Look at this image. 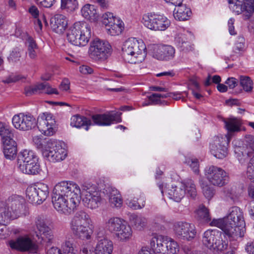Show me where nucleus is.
I'll return each mask as SVG.
<instances>
[{
    "instance_id": "nucleus-1",
    "label": "nucleus",
    "mask_w": 254,
    "mask_h": 254,
    "mask_svg": "<svg viewBox=\"0 0 254 254\" xmlns=\"http://www.w3.org/2000/svg\"><path fill=\"white\" fill-rule=\"evenodd\" d=\"M69 226L73 234L82 240L91 239L94 226L89 215L84 211L77 212L71 218Z\"/></svg>"
},
{
    "instance_id": "nucleus-2",
    "label": "nucleus",
    "mask_w": 254,
    "mask_h": 254,
    "mask_svg": "<svg viewBox=\"0 0 254 254\" xmlns=\"http://www.w3.org/2000/svg\"><path fill=\"white\" fill-rule=\"evenodd\" d=\"M146 46L142 41L135 38L127 40L122 48L123 56L126 62L132 64L141 63L145 59Z\"/></svg>"
},
{
    "instance_id": "nucleus-3",
    "label": "nucleus",
    "mask_w": 254,
    "mask_h": 254,
    "mask_svg": "<svg viewBox=\"0 0 254 254\" xmlns=\"http://www.w3.org/2000/svg\"><path fill=\"white\" fill-rule=\"evenodd\" d=\"M228 225L232 226L233 240L237 241L244 237L246 229L243 212L237 206L230 208L225 217Z\"/></svg>"
},
{
    "instance_id": "nucleus-4",
    "label": "nucleus",
    "mask_w": 254,
    "mask_h": 254,
    "mask_svg": "<svg viewBox=\"0 0 254 254\" xmlns=\"http://www.w3.org/2000/svg\"><path fill=\"white\" fill-rule=\"evenodd\" d=\"M17 164L19 170L25 174L35 175L40 171L37 156L32 150L21 151L18 155Z\"/></svg>"
},
{
    "instance_id": "nucleus-5",
    "label": "nucleus",
    "mask_w": 254,
    "mask_h": 254,
    "mask_svg": "<svg viewBox=\"0 0 254 254\" xmlns=\"http://www.w3.org/2000/svg\"><path fill=\"white\" fill-rule=\"evenodd\" d=\"M91 37V29L87 25L75 23L67 31V38L69 42L76 46L87 45Z\"/></svg>"
},
{
    "instance_id": "nucleus-6",
    "label": "nucleus",
    "mask_w": 254,
    "mask_h": 254,
    "mask_svg": "<svg viewBox=\"0 0 254 254\" xmlns=\"http://www.w3.org/2000/svg\"><path fill=\"white\" fill-rule=\"evenodd\" d=\"M167 193L170 199L179 202L186 193L194 198L196 195V190L193 181L191 179H187L177 186H172L171 189L167 190Z\"/></svg>"
},
{
    "instance_id": "nucleus-7",
    "label": "nucleus",
    "mask_w": 254,
    "mask_h": 254,
    "mask_svg": "<svg viewBox=\"0 0 254 254\" xmlns=\"http://www.w3.org/2000/svg\"><path fill=\"white\" fill-rule=\"evenodd\" d=\"M202 243L208 249L214 253H219L227 250L228 242L220 238V234L217 230L208 229L202 235Z\"/></svg>"
},
{
    "instance_id": "nucleus-8",
    "label": "nucleus",
    "mask_w": 254,
    "mask_h": 254,
    "mask_svg": "<svg viewBox=\"0 0 254 254\" xmlns=\"http://www.w3.org/2000/svg\"><path fill=\"white\" fill-rule=\"evenodd\" d=\"M80 194L85 206L94 209L98 208L102 203V199L100 192L95 185L84 184L81 189Z\"/></svg>"
},
{
    "instance_id": "nucleus-9",
    "label": "nucleus",
    "mask_w": 254,
    "mask_h": 254,
    "mask_svg": "<svg viewBox=\"0 0 254 254\" xmlns=\"http://www.w3.org/2000/svg\"><path fill=\"white\" fill-rule=\"evenodd\" d=\"M60 184L62 189L65 188L64 189L66 192L64 197L71 214L80 203L81 189L77 184L71 181H62Z\"/></svg>"
},
{
    "instance_id": "nucleus-10",
    "label": "nucleus",
    "mask_w": 254,
    "mask_h": 254,
    "mask_svg": "<svg viewBox=\"0 0 254 254\" xmlns=\"http://www.w3.org/2000/svg\"><path fill=\"white\" fill-rule=\"evenodd\" d=\"M236 157L241 164H244L254 156V136L246 135L243 142H237L234 147Z\"/></svg>"
},
{
    "instance_id": "nucleus-11",
    "label": "nucleus",
    "mask_w": 254,
    "mask_h": 254,
    "mask_svg": "<svg viewBox=\"0 0 254 254\" xmlns=\"http://www.w3.org/2000/svg\"><path fill=\"white\" fill-rule=\"evenodd\" d=\"M112 47L109 42L94 39L90 43L89 54L90 57L96 61H105L111 55Z\"/></svg>"
},
{
    "instance_id": "nucleus-12",
    "label": "nucleus",
    "mask_w": 254,
    "mask_h": 254,
    "mask_svg": "<svg viewBox=\"0 0 254 254\" xmlns=\"http://www.w3.org/2000/svg\"><path fill=\"white\" fill-rule=\"evenodd\" d=\"M49 193L48 186L43 183L29 186L26 190L27 200L34 204H41L47 199Z\"/></svg>"
},
{
    "instance_id": "nucleus-13",
    "label": "nucleus",
    "mask_w": 254,
    "mask_h": 254,
    "mask_svg": "<svg viewBox=\"0 0 254 254\" xmlns=\"http://www.w3.org/2000/svg\"><path fill=\"white\" fill-rule=\"evenodd\" d=\"M204 176L210 185L222 187L227 183V173L221 168L211 165L204 169Z\"/></svg>"
},
{
    "instance_id": "nucleus-14",
    "label": "nucleus",
    "mask_w": 254,
    "mask_h": 254,
    "mask_svg": "<svg viewBox=\"0 0 254 254\" xmlns=\"http://www.w3.org/2000/svg\"><path fill=\"white\" fill-rule=\"evenodd\" d=\"M142 22L145 26L154 30L163 31L170 25V21L166 17L151 13L144 15Z\"/></svg>"
},
{
    "instance_id": "nucleus-15",
    "label": "nucleus",
    "mask_w": 254,
    "mask_h": 254,
    "mask_svg": "<svg viewBox=\"0 0 254 254\" xmlns=\"http://www.w3.org/2000/svg\"><path fill=\"white\" fill-rule=\"evenodd\" d=\"M60 185V183L56 184L53 190L52 199L54 207L60 213L65 215L70 214V209L68 208L64 197L66 192L64 189L65 188L62 189Z\"/></svg>"
},
{
    "instance_id": "nucleus-16",
    "label": "nucleus",
    "mask_w": 254,
    "mask_h": 254,
    "mask_svg": "<svg viewBox=\"0 0 254 254\" xmlns=\"http://www.w3.org/2000/svg\"><path fill=\"white\" fill-rule=\"evenodd\" d=\"M45 147L48 149L46 156L50 161L60 162L67 156V151L63 147L62 143L54 139H49Z\"/></svg>"
},
{
    "instance_id": "nucleus-17",
    "label": "nucleus",
    "mask_w": 254,
    "mask_h": 254,
    "mask_svg": "<svg viewBox=\"0 0 254 254\" xmlns=\"http://www.w3.org/2000/svg\"><path fill=\"white\" fill-rule=\"evenodd\" d=\"M36 125L39 131L45 135H53L57 130L55 119L50 113L40 114L37 118Z\"/></svg>"
},
{
    "instance_id": "nucleus-18",
    "label": "nucleus",
    "mask_w": 254,
    "mask_h": 254,
    "mask_svg": "<svg viewBox=\"0 0 254 254\" xmlns=\"http://www.w3.org/2000/svg\"><path fill=\"white\" fill-rule=\"evenodd\" d=\"M174 232L179 239L187 241L192 240L196 235L195 226L183 221L176 222L173 225Z\"/></svg>"
},
{
    "instance_id": "nucleus-19",
    "label": "nucleus",
    "mask_w": 254,
    "mask_h": 254,
    "mask_svg": "<svg viewBox=\"0 0 254 254\" xmlns=\"http://www.w3.org/2000/svg\"><path fill=\"white\" fill-rule=\"evenodd\" d=\"M12 123L15 128L22 131L31 130L36 125V120L33 116L23 113L15 115L12 119Z\"/></svg>"
},
{
    "instance_id": "nucleus-20",
    "label": "nucleus",
    "mask_w": 254,
    "mask_h": 254,
    "mask_svg": "<svg viewBox=\"0 0 254 254\" xmlns=\"http://www.w3.org/2000/svg\"><path fill=\"white\" fill-rule=\"evenodd\" d=\"M230 140L228 137L214 136L210 144L211 153L217 158H225L227 155V145Z\"/></svg>"
},
{
    "instance_id": "nucleus-21",
    "label": "nucleus",
    "mask_w": 254,
    "mask_h": 254,
    "mask_svg": "<svg viewBox=\"0 0 254 254\" xmlns=\"http://www.w3.org/2000/svg\"><path fill=\"white\" fill-rule=\"evenodd\" d=\"M3 202L16 219L25 214V200L21 196L12 195Z\"/></svg>"
},
{
    "instance_id": "nucleus-22",
    "label": "nucleus",
    "mask_w": 254,
    "mask_h": 254,
    "mask_svg": "<svg viewBox=\"0 0 254 254\" xmlns=\"http://www.w3.org/2000/svg\"><path fill=\"white\" fill-rule=\"evenodd\" d=\"M150 52L154 59L160 61H167L174 57L175 49L170 45H153L150 47Z\"/></svg>"
},
{
    "instance_id": "nucleus-23",
    "label": "nucleus",
    "mask_w": 254,
    "mask_h": 254,
    "mask_svg": "<svg viewBox=\"0 0 254 254\" xmlns=\"http://www.w3.org/2000/svg\"><path fill=\"white\" fill-rule=\"evenodd\" d=\"M121 113H114V112H108L105 114H95L92 116L93 125L100 126H108L114 123H120L122 122Z\"/></svg>"
},
{
    "instance_id": "nucleus-24",
    "label": "nucleus",
    "mask_w": 254,
    "mask_h": 254,
    "mask_svg": "<svg viewBox=\"0 0 254 254\" xmlns=\"http://www.w3.org/2000/svg\"><path fill=\"white\" fill-rule=\"evenodd\" d=\"M35 225L37 229V236L41 239L43 243L51 245L54 239L53 232L49 227L45 223L43 219L37 217L35 221Z\"/></svg>"
},
{
    "instance_id": "nucleus-25",
    "label": "nucleus",
    "mask_w": 254,
    "mask_h": 254,
    "mask_svg": "<svg viewBox=\"0 0 254 254\" xmlns=\"http://www.w3.org/2000/svg\"><path fill=\"white\" fill-rule=\"evenodd\" d=\"M8 244L11 249L21 252L32 250L35 247L34 243L27 236L20 237L16 240H11L9 241Z\"/></svg>"
},
{
    "instance_id": "nucleus-26",
    "label": "nucleus",
    "mask_w": 254,
    "mask_h": 254,
    "mask_svg": "<svg viewBox=\"0 0 254 254\" xmlns=\"http://www.w3.org/2000/svg\"><path fill=\"white\" fill-rule=\"evenodd\" d=\"M192 37L190 32L180 33L175 37V42L181 51L184 52L192 51L194 49L193 45L190 42Z\"/></svg>"
},
{
    "instance_id": "nucleus-27",
    "label": "nucleus",
    "mask_w": 254,
    "mask_h": 254,
    "mask_svg": "<svg viewBox=\"0 0 254 254\" xmlns=\"http://www.w3.org/2000/svg\"><path fill=\"white\" fill-rule=\"evenodd\" d=\"M229 8L237 14L245 12L246 15L249 17L254 12V0H245L243 3L229 4Z\"/></svg>"
},
{
    "instance_id": "nucleus-28",
    "label": "nucleus",
    "mask_w": 254,
    "mask_h": 254,
    "mask_svg": "<svg viewBox=\"0 0 254 254\" xmlns=\"http://www.w3.org/2000/svg\"><path fill=\"white\" fill-rule=\"evenodd\" d=\"M104 193L108 197L109 202L113 207L120 208L123 199L120 192L115 188L108 187L104 189Z\"/></svg>"
},
{
    "instance_id": "nucleus-29",
    "label": "nucleus",
    "mask_w": 254,
    "mask_h": 254,
    "mask_svg": "<svg viewBox=\"0 0 254 254\" xmlns=\"http://www.w3.org/2000/svg\"><path fill=\"white\" fill-rule=\"evenodd\" d=\"M113 250V242L106 237H98L94 249L95 254H112Z\"/></svg>"
},
{
    "instance_id": "nucleus-30",
    "label": "nucleus",
    "mask_w": 254,
    "mask_h": 254,
    "mask_svg": "<svg viewBox=\"0 0 254 254\" xmlns=\"http://www.w3.org/2000/svg\"><path fill=\"white\" fill-rule=\"evenodd\" d=\"M67 26V19L62 14H56L51 19V26L53 30L58 34H62Z\"/></svg>"
},
{
    "instance_id": "nucleus-31",
    "label": "nucleus",
    "mask_w": 254,
    "mask_h": 254,
    "mask_svg": "<svg viewBox=\"0 0 254 254\" xmlns=\"http://www.w3.org/2000/svg\"><path fill=\"white\" fill-rule=\"evenodd\" d=\"M47 254H76V251L73 248V244L70 241H65L64 243L61 248L52 247L47 252Z\"/></svg>"
},
{
    "instance_id": "nucleus-32",
    "label": "nucleus",
    "mask_w": 254,
    "mask_h": 254,
    "mask_svg": "<svg viewBox=\"0 0 254 254\" xmlns=\"http://www.w3.org/2000/svg\"><path fill=\"white\" fill-rule=\"evenodd\" d=\"M166 236L155 235L151 238L150 245L151 249L156 254L164 253V244Z\"/></svg>"
},
{
    "instance_id": "nucleus-33",
    "label": "nucleus",
    "mask_w": 254,
    "mask_h": 254,
    "mask_svg": "<svg viewBox=\"0 0 254 254\" xmlns=\"http://www.w3.org/2000/svg\"><path fill=\"white\" fill-rule=\"evenodd\" d=\"M132 234L131 227L125 221L118 231L116 232L115 235L119 241L127 242L131 238Z\"/></svg>"
},
{
    "instance_id": "nucleus-34",
    "label": "nucleus",
    "mask_w": 254,
    "mask_h": 254,
    "mask_svg": "<svg viewBox=\"0 0 254 254\" xmlns=\"http://www.w3.org/2000/svg\"><path fill=\"white\" fill-rule=\"evenodd\" d=\"M212 226H215L221 229L229 239L230 241L233 240V232L231 231L232 226L228 225L225 218L223 219H213L210 223Z\"/></svg>"
},
{
    "instance_id": "nucleus-35",
    "label": "nucleus",
    "mask_w": 254,
    "mask_h": 254,
    "mask_svg": "<svg viewBox=\"0 0 254 254\" xmlns=\"http://www.w3.org/2000/svg\"><path fill=\"white\" fill-rule=\"evenodd\" d=\"M3 152L5 157L9 160L14 159L17 153L16 142L12 139L6 140L3 142Z\"/></svg>"
},
{
    "instance_id": "nucleus-36",
    "label": "nucleus",
    "mask_w": 254,
    "mask_h": 254,
    "mask_svg": "<svg viewBox=\"0 0 254 254\" xmlns=\"http://www.w3.org/2000/svg\"><path fill=\"white\" fill-rule=\"evenodd\" d=\"M177 6L174 10V16L176 19L184 21L188 19L191 13L189 7L181 4L175 5Z\"/></svg>"
},
{
    "instance_id": "nucleus-37",
    "label": "nucleus",
    "mask_w": 254,
    "mask_h": 254,
    "mask_svg": "<svg viewBox=\"0 0 254 254\" xmlns=\"http://www.w3.org/2000/svg\"><path fill=\"white\" fill-rule=\"evenodd\" d=\"M25 44L27 48V54L31 60H36L39 54L40 50L33 38L27 35L25 40Z\"/></svg>"
},
{
    "instance_id": "nucleus-38",
    "label": "nucleus",
    "mask_w": 254,
    "mask_h": 254,
    "mask_svg": "<svg viewBox=\"0 0 254 254\" xmlns=\"http://www.w3.org/2000/svg\"><path fill=\"white\" fill-rule=\"evenodd\" d=\"M70 125L73 127L80 128L85 127V129L88 130L89 127L92 125V121L85 117L76 115L73 116L70 119Z\"/></svg>"
},
{
    "instance_id": "nucleus-39",
    "label": "nucleus",
    "mask_w": 254,
    "mask_h": 254,
    "mask_svg": "<svg viewBox=\"0 0 254 254\" xmlns=\"http://www.w3.org/2000/svg\"><path fill=\"white\" fill-rule=\"evenodd\" d=\"M225 126L228 131V133L225 136L231 139L232 133L240 131L241 121L237 118H229L224 121Z\"/></svg>"
},
{
    "instance_id": "nucleus-40",
    "label": "nucleus",
    "mask_w": 254,
    "mask_h": 254,
    "mask_svg": "<svg viewBox=\"0 0 254 254\" xmlns=\"http://www.w3.org/2000/svg\"><path fill=\"white\" fill-rule=\"evenodd\" d=\"M125 221L123 219L117 217L110 218L105 223V228L110 232L115 234Z\"/></svg>"
},
{
    "instance_id": "nucleus-41",
    "label": "nucleus",
    "mask_w": 254,
    "mask_h": 254,
    "mask_svg": "<svg viewBox=\"0 0 254 254\" xmlns=\"http://www.w3.org/2000/svg\"><path fill=\"white\" fill-rule=\"evenodd\" d=\"M165 244L163 251L164 253L162 254H175L179 251L178 243L171 238L166 236Z\"/></svg>"
},
{
    "instance_id": "nucleus-42",
    "label": "nucleus",
    "mask_w": 254,
    "mask_h": 254,
    "mask_svg": "<svg viewBox=\"0 0 254 254\" xmlns=\"http://www.w3.org/2000/svg\"><path fill=\"white\" fill-rule=\"evenodd\" d=\"M14 219L16 218L11 214L8 208L5 206L4 203H1L0 206V224H7L10 220Z\"/></svg>"
},
{
    "instance_id": "nucleus-43",
    "label": "nucleus",
    "mask_w": 254,
    "mask_h": 254,
    "mask_svg": "<svg viewBox=\"0 0 254 254\" xmlns=\"http://www.w3.org/2000/svg\"><path fill=\"white\" fill-rule=\"evenodd\" d=\"M124 29V23L118 18L115 19V21L109 27H107L106 30L108 33L111 36L119 35L121 34Z\"/></svg>"
},
{
    "instance_id": "nucleus-44",
    "label": "nucleus",
    "mask_w": 254,
    "mask_h": 254,
    "mask_svg": "<svg viewBox=\"0 0 254 254\" xmlns=\"http://www.w3.org/2000/svg\"><path fill=\"white\" fill-rule=\"evenodd\" d=\"M82 16L87 19H94L97 16V11L93 5L87 4L81 9Z\"/></svg>"
},
{
    "instance_id": "nucleus-45",
    "label": "nucleus",
    "mask_w": 254,
    "mask_h": 254,
    "mask_svg": "<svg viewBox=\"0 0 254 254\" xmlns=\"http://www.w3.org/2000/svg\"><path fill=\"white\" fill-rule=\"evenodd\" d=\"M197 218L203 222H208L211 220L209 211L204 205H200L195 211Z\"/></svg>"
},
{
    "instance_id": "nucleus-46",
    "label": "nucleus",
    "mask_w": 254,
    "mask_h": 254,
    "mask_svg": "<svg viewBox=\"0 0 254 254\" xmlns=\"http://www.w3.org/2000/svg\"><path fill=\"white\" fill-rule=\"evenodd\" d=\"M239 81L241 86L243 90L248 93H251L253 89V82L251 78L247 76L241 75L239 78Z\"/></svg>"
},
{
    "instance_id": "nucleus-47",
    "label": "nucleus",
    "mask_w": 254,
    "mask_h": 254,
    "mask_svg": "<svg viewBox=\"0 0 254 254\" xmlns=\"http://www.w3.org/2000/svg\"><path fill=\"white\" fill-rule=\"evenodd\" d=\"M130 221L132 224L138 230L142 229L146 223V220L144 217L136 215L131 216Z\"/></svg>"
},
{
    "instance_id": "nucleus-48",
    "label": "nucleus",
    "mask_w": 254,
    "mask_h": 254,
    "mask_svg": "<svg viewBox=\"0 0 254 254\" xmlns=\"http://www.w3.org/2000/svg\"><path fill=\"white\" fill-rule=\"evenodd\" d=\"M0 135L2 138V142L6 140L12 139L13 137L11 130L1 122H0Z\"/></svg>"
},
{
    "instance_id": "nucleus-49",
    "label": "nucleus",
    "mask_w": 254,
    "mask_h": 254,
    "mask_svg": "<svg viewBox=\"0 0 254 254\" xmlns=\"http://www.w3.org/2000/svg\"><path fill=\"white\" fill-rule=\"evenodd\" d=\"M141 202H138L136 200L132 199H127L126 200L127 205L133 210L141 209L144 207L145 200L144 198H140Z\"/></svg>"
},
{
    "instance_id": "nucleus-50",
    "label": "nucleus",
    "mask_w": 254,
    "mask_h": 254,
    "mask_svg": "<svg viewBox=\"0 0 254 254\" xmlns=\"http://www.w3.org/2000/svg\"><path fill=\"white\" fill-rule=\"evenodd\" d=\"M78 2L76 0H61V8L66 9L68 11H73L77 8Z\"/></svg>"
},
{
    "instance_id": "nucleus-51",
    "label": "nucleus",
    "mask_w": 254,
    "mask_h": 254,
    "mask_svg": "<svg viewBox=\"0 0 254 254\" xmlns=\"http://www.w3.org/2000/svg\"><path fill=\"white\" fill-rule=\"evenodd\" d=\"M246 175L251 182L254 183V156L250 159L248 164Z\"/></svg>"
},
{
    "instance_id": "nucleus-52",
    "label": "nucleus",
    "mask_w": 254,
    "mask_h": 254,
    "mask_svg": "<svg viewBox=\"0 0 254 254\" xmlns=\"http://www.w3.org/2000/svg\"><path fill=\"white\" fill-rule=\"evenodd\" d=\"M43 85L41 83L26 87L24 89V93L27 96H31L37 93L41 92V89Z\"/></svg>"
},
{
    "instance_id": "nucleus-53",
    "label": "nucleus",
    "mask_w": 254,
    "mask_h": 254,
    "mask_svg": "<svg viewBox=\"0 0 254 254\" xmlns=\"http://www.w3.org/2000/svg\"><path fill=\"white\" fill-rule=\"evenodd\" d=\"M23 51L18 48L13 49L10 53L8 60L10 63H16L20 60Z\"/></svg>"
},
{
    "instance_id": "nucleus-54",
    "label": "nucleus",
    "mask_w": 254,
    "mask_h": 254,
    "mask_svg": "<svg viewBox=\"0 0 254 254\" xmlns=\"http://www.w3.org/2000/svg\"><path fill=\"white\" fill-rule=\"evenodd\" d=\"M201 188L204 196L208 199H210L214 194V190L206 183L201 184Z\"/></svg>"
},
{
    "instance_id": "nucleus-55",
    "label": "nucleus",
    "mask_w": 254,
    "mask_h": 254,
    "mask_svg": "<svg viewBox=\"0 0 254 254\" xmlns=\"http://www.w3.org/2000/svg\"><path fill=\"white\" fill-rule=\"evenodd\" d=\"M117 18V17L113 15L112 13L106 12L102 15V23L105 25L106 29L107 27H109L111 24L113 23L115 21V19Z\"/></svg>"
},
{
    "instance_id": "nucleus-56",
    "label": "nucleus",
    "mask_w": 254,
    "mask_h": 254,
    "mask_svg": "<svg viewBox=\"0 0 254 254\" xmlns=\"http://www.w3.org/2000/svg\"><path fill=\"white\" fill-rule=\"evenodd\" d=\"M245 48V39L243 37H239L233 48V52L239 54L243 51Z\"/></svg>"
},
{
    "instance_id": "nucleus-57",
    "label": "nucleus",
    "mask_w": 254,
    "mask_h": 254,
    "mask_svg": "<svg viewBox=\"0 0 254 254\" xmlns=\"http://www.w3.org/2000/svg\"><path fill=\"white\" fill-rule=\"evenodd\" d=\"M186 162L191 167L192 171L195 174L199 173V164L198 160L196 158H188Z\"/></svg>"
},
{
    "instance_id": "nucleus-58",
    "label": "nucleus",
    "mask_w": 254,
    "mask_h": 254,
    "mask_svg": "<svg viewBox=\"0 0 254 254\" xmlns=\"http://www.w3.org/2000/svg\"><path fill=\"white\" fill-rule=\"evenodd\" d=\"M43 87L41 89V91H43L48 94H58L59 92L57 89L52 88L48 83H41Z\"/></svg>"
},
{
    "instance_id": "nucleus-59",
    "label": "nucleus",
    "mask_w": 254,
    "mask_h": 254,
    "mask_svg": "<svg viewBox=\"0 0 254 254\" xmlns=\"http://www.w3.org/2000/svg\"><path fill=\"white\" fill-rule=\"evenodd\" d=\"M10 235V232L8 228L6 226V224H0V239H5Z\"/></svg>"
},
{
    "instance_id": "nucleus-60",
    "label": "nucleus",
    "mask_w": 254,
    "mask_h": 254,
    "mask_svg": "<svg viewBox=\"0 0 254 254\" xmlns=\"http://www.w3.org/2000/svg\"><path fill=\"white\" fill-rule=\"evenodd\" d=\"M37 4L46 8L52 6L56 2V0H35Z\"/></svg>"
},
{
    "instance_id": "nucleus-61",
    "label": "nucleus",
    "mask_w": 254,
    "mask_h": 254,
    "mask_svg": "<svg viewBox=\"0 0 254 254\" xmlns=\"http://www.w3.org/2000/svg\"><path fill=\"white\" fill-rule=\"evenodd\" d=\"M182 250L185 254H206L204 252L199 251L193 250L188 246H184Z\"/></svg>"
},
{
    "instance_id": "nucleus-62",
    "label": "nucleus",
    "mask_w": 254,
    "mask_h": 254,
    "mask_svg": "<svg viewBox=\"0 0 254 254\" xmlns=\"http://www.w3.org/2000/svg\"><path fill=\"white\" fill-rule=\"evenodd\" d=\"M24 78V77L19 74H11L9 75L4 81L5 83H10L15 82Z\"/></svg>"
},
{
    "instance_id": "nucleus-63",
    "label": "nucleus",
    "mask_w": 254,
    "mask_h": 254,
    "mask_svg": "<svg viewBox=\"0 0 254 254\" xmlns=\"http://www.w3.org/2000/svg\"><path fill=\"white\" fill-rule=\"evenodd\" d=\"M238 83L239 80L234 77H229L225 81V84L230 89H234L238 85Z\"/></svg>"
},
{
    "instance_id": "nucleus-64",
    "label": "nucleus",
    "mask_w": 254,
    "mask_h": 254,
    "mask_svg": "<svg viewBox=\"0 0 254 254\" xmlns=\"http://www.w3.org/2000/svg\"><path fill=\"white\" fill-rule=\"evenodd\" d=\"M28 11L35 19L39 17V11L35 5L31 6L28 9Z\"/></svg>"
}]
</instances>
